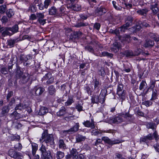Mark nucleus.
<instances>
[{"label": "nucleus", "instance_id": "864d4df0", "mask_svg": "<svg viewBox=\"0 0 159 159\" xmlns=\"http://www.w3.org/2000/svg\"><path fill=\"white\" fill-rule=\"evenodd\" d=\"M74 101L73 100V98L70 97L69 98L66 102H65V104L66 106H68L70 105Z\"/></svg>", "mask_w": 159, "mask_h": 159}, {"label": "nucleus", "instance_id": "c9c22d12", "mask_svg": "<svg viewBox=\"0 0 159 159\" xmlns=\"http://www.w3.org/2000/svg\"><path fill=\"white\" fill-rule=\"evenodd\" d=\"M9 28V30L12 32L11 34H12L18 31L19 28L18 25L17 24L15 25L11 28Z\"/></svg>", "mask_w": 159, "mask_h": 159}, {"label": "nucleus", "instance_id": "6e6552de", "mask_svg": "<svg viewBox=\"0 0 159 159\" xmlns=\"http://www.w3.org/2000/svg\"><path fill=\"white\" fill-rule=\"evenodd\" d=\"M33 91L35 92V95L39 96L42 94L45 91V89L43 87L37 86L34 87Z\"/></svg>", "mask_w": 159, "mask_h": 159}, {"label": "nucleus", "instance_id": "f257e3e1", "mask_svg": "<svg viewBox=\"0 0 159 159\" xmlns=\"http://www.w3.org/2000/svg\"><path fill=\"white\" fill-rule=\"evenodd\" d=\"M39 141L41 143H45L47 146L49 145H52L54 143V139L53 135L48 134V131L46 130H44L42 134Z\"/></svg>", "mask_w": 159, "mask_h": 159}, {"label": "nucleus", "instance_id": "7c9ffc66", "mask_svg": "<svg viewBox=\"0 0 159 159\" xmlns=\"http://www.w3.org/2000/svg\"><path fill=\"white\" fill-rule=\"evenodd\" d=\"M30 58L29 55H25L23 54H21L19 57L20 60L23 62L27 61Z\"/></svg>", "mask_w": 159, "mask_h": 159}, {"label": "nucleus", "instance_id": "dca6fc26", "mask_svg": "<svg viewBox=\"0 0 159 159\" xmlns=\"http://www.w3.org/2000/svg\"><path fill=\"white\" fill-rule=\"evenodd\" d=\"M123 121V119L120 116H117L112 119L111 120V122L115 124H118Z\"/></svg>", "mask_w": 159, "mask_h": 159}, {"label": "nucleus", "instance_id": "f8f14e48", "mask_svg": "<svg viewBox=\"0 0 159 159\" xmlns=\"http://www.w3.org/2000/svg\"><path fill=\"white\" fill-rule=\"evenodd\" d=\"M79 127V123H76L72 127L68 130H66L65 131L66 132H70V133H73L78 131Z\"/></svg>", "mask_w": 159, "mask_h": 159}, {"label": "nucleus", "instance_id": "5701e85b", "mask_svg": "<svg viewBox=\"0 0 159 159\" xmlns=\"http://www.w3.org/2000/svg\"><path fill=\"white\" fill-rule=\"evenodd\" d=\"M48 111V108L44 107H41L39 110L38 114L40 116H43L46 114Z\"/></svg>", "mask_w": 159, "mask_h": 159}, {"label": "nucleus", "instance_id": "393cba45", "mask_svg": "<svg viewBox=\"0 0 159 159\" xmlns=\"http://www.w3.org/2000/svg\"><path fill=\"white\" fill-rule=\"evenodd\" d=\"M29 79V77L28 75L26 76L25 75H23L20 78L19 83L21 84H25L28 82Z\"/></svg>", "mask_w": 159, "mask_h": 159}, {"label": "nucleus", "instance_id": "8fccbe9b", "mask_svg": "<svg viewBox=\"0 0 159 159\" xmlns=\"http://www.w3.org/2000/svg\"><path fill=\"white\" fill-rule=\"evenodd\" d=\"M7 9V6L6 5L4 4L0 6V13L1 14L4 13Z\"/></svg>", "mask_w": 159, "mask_h": 159}, {"label": "nucleus", "instance_id": "c03bdc74", "mask_svg": "<svg viewBox=\"0 0 159 159\" xmlns=\"http://www.w3.org/2000/svg\"><path fill=\"white\" fill-rule=\"evenodd\" d=\"M23 75H24L23 72L21 71L19 69H17L16 74V77L20 79Z\"/></svg>", "mask_w": 159, "mask_h": 159}, {"label": "nucleus", "instance_id": "5fc2aeb1", "mask_svg": "<svg viewBox=\"0 0 159 159\" xmlns=\"http://www.w3.org/2000/svg\"><path fill=\"white\" fill-rule=\"evenodd\" d=\"M22 126L21 124L19 123L18 122H14L12 125V126L16 129H18L20 128Z\"/></svg>", "mask_w": 159, "mask_h": 159}, {"label": "nucleus", "instance_id": "603ef678", "mask_svg": "<svg viewBox=\"0 0 159 159\" xmlns=\"http://www.w3.org/2000/svg\"><path fill=\"white\" fill-rule=\"evenodd\" d=\"M17 39H11L8 42V44L11 47H13L15 43L17 42Z\"/></svg>", "mask_w": 159, "mask_h": 159}, {"label": "nucleus", "instance_id": "69168bd1", "mask_svg": "<svg viewBox=\"0 0 159 159\" xmlns=\"http://www.w3.org/2000/svg\"><path fill=\"white\" fill-rule=\"evenodd\" d=\"M50 2V0H45L44 2V7L46 8H47L49 5Z\"/></svg>", "mask_w": 159, "mask_h": 159}, {"label": "nucleus", "instance_id": "cd10ccee", "mask_svg": "<svg viewBox=\"0 0 159 159\" xmlns=\"http://www.w3.org/2000/svg\"><path fill=\"white\" fill-rule=\"evenodd\" d=\"M66 9L65 7L63 6L61 7L57 11V16H62L65 14V12Z\"/></svg>", "mask_w": 159, "mask_h": 159}, {"label": "nucleus", "instance_id": "bf43d9fd", "mask_svg": "<svg viewBox=\"0 0 159 159\" xmlns=\"http://www.w3.org/2000/svg\"><path fill=\"white\" fill-rule=\"evenodd\" d=\"M37 17L38 18V20L42 19L44 17V15L43 13H39L36 14Z\"/></svg>", "mask_w": 159, "mask_h": 159}, {"label": "nucleus", "instance_id": "37998d69", "mask_svg": "<svg viewBox=\"0 0 159 159\" xmlns=\"http://www.w3.org/2000/svg\"><path fill=\"white\" fill-rule=\"evenodd\" d=\"M157 96V90L153 89L152 97L150 99V100H153L156 99Z\"/></svg>", "mask_w": 159, "mask_h": 159}, {"label": "nucleus", "instance_id": "4d7b16f0", "mask_svg": "<svg viewBox=\"0 0 159 159\" xmlns=\"http://www.w3.org/2000/svg\"><path fill=\"white\" fill-rule=\"evenodd\" d=\"M101 27V25L99 23H95L93 26V29H96L98 31L100 29Z\"/></svg>", "mask_w": 159, "mask_h": 159}, {"label": "nucleus", "instance_id": "2f4dec72", "mask_svg": "<svg viewBox=\"0 0 159 159\" xmlns=\"http://www.w3.org/2000/svg\"><path fill=\"white\" fill-rule=\"evenodd\" d=\"M9 110V106H4L2 107V110L1 114L2 115H5L8 113Z\"/></svg>", "mask_w": 159, "mask_h": 159}, {"label": "nucleus", "instance_id": "6e6d98bb", "mask_svg": "<svg viewBox=\"0 0 159 159\" xmlns=\"http://www.w3.org/2000/svg\"><path fill=\"white\" fill-rule=\"evenodd\" d=\"M151 100L145 101L142 102V104L145 105L147 107H149L151 106L152 104V102L151 101Z\"/></svg>", "mask_w": 159, "mask_h": 159}, {"label": "nucleus", "instance_id": "a878e982", "mask_svg": "<svg viewBox=\"0 0 159 159\" xmlns=\"http://www.w3.org/2000/svg\"><path fill=\"white\" fill-rule=\"evenodd\" d=\"M55 156L57 158V159H61L65 156V153L64 152L60 151H57L56 153L55 154Z\"/></svg>", "mask_w": 159, "mask_h": 159}, {"label": "nucleus", "instance_id": "338daca9", "mask_svg": "<svg viewBox=\"0 0 159 159\" xmlns=\"http://www.w3.org/2000/svg\"><path fill=\"white\" fill-rule=\"evenodd\" d=\"M140 142L141 143L142 142H145L146 143H148V141L147 140L145 136H144L143 137H142L140 139Z\"/></svg>", "mask_w": 159, "mask_h": 159}, {"label": "nucleus", "instance_id": "f03ea898", "mask_svg": "<svg viewBox=\"0 0 159 159\" xmlns=\"http://www.w3.org/2000/svg\"><path fill=\"white\" fill-rule=\"evenodd\" d=\"M47 149L43 144H41L39 150L41 153V159H53L51 152L47 151Z\"/></svg>", "mask_w": 159, "mask_h": 159}, {"label": "nucleus", "instance_id": "a19ab883", "mask_svg": "<svg viewBox=\"0 0 159 159\" xmlns=\"http://www.w3.org/2000/svg\"><path fill=\"white\" fill-rule=\"evenodd\" d=\"M154 44L153 41L150 40L146 41V43L144 44V46L146 47H149L153 46Z\"/></svg>", "mask_w": 159, "mask_h": 159}, {"label": "nucleus", "instance_id": "052dcab7", "mask_svg": "<svg viewBox=\"0 0 159 159\" xmlns=\"http://www.w3.org/2000/svg\"><path fill=\"white\" fill-rule=\"evenodd\" d=\"M102 55L103 56H107L110 57H113V54L111 53H108L107 52H104L102 53Z\"/></svg>", "mask_w": 159, "mask_h": 159}, {"label": "nucleus", "instance_id": "b1692460", "mask_svg": "<svg viewBox=\"0 0 159 159\" xmlns=\"http://www.w3.org/2000/svg\"><path fill=\"white\" fill-rule=\"evenodd\" d=\"M45 78L47 79H48L47 82V84H52L54 81V78L52 76L51 74L50 73H48L45 75Z\"/></svg>", "mask_w": 159, "mask_h": 159}, {"label": "nucleus", "instance_id": "ddd939ff", "mask_svg": "<svg viewBox=\"0 0 159 159\" xmlns=\"http://www.w3.org/2000/svg\"><path fill=\"white\" fill-rule=\"evenodd\" d=\"M149 10L147 8L143 9H140L136 11L137 14L139 15L146 16L149 11Z\"/></svg>", "mask_w": 159, "mask_h": 159}, {"label": "nucleus", "instance_id": "ea45409f", "mask_svg": "<svg viewBox=\"0 0 159 159\" xmlns=\"http://www.w3.org/2000/svg\"><path fill=\"white\" fill-rule=\"evenodd\" d=\"M6 15L8 18H11L14 14L13 10L11 9L7 10L6 12Z\"/></svg>", "mask_w": 159, "mask_h": 159}, {"label": "nucleus", "instance_id": "412c9836", "mask_svg": "<svg viewBox=\"0 0 159 159\" xmlns=\"http://www.w3.org/2000/svg\"><path fill=\"white\" fill-rule=\"evenodd\" d=\"M49 14L50 15L57 16V8L54 6H53L50 8L49 9Z\"/></svg>", "mask_w": 159, "mask_h": 159}, {"label": "nucleus", "instance_id": "de8ad7c7", "mask_svg": "<svg viewBox=\"0 0 159 159\" xmlns=\"http://www.w3.org/2000/svg\"><path fill=\"white\" fill-rule=\"evenodd\" d=\"M9 139L11 141H15L19 140L20 139V136L17 135L16 136L11 135L8 137Z\"/></svg>", "mask_w": 159, "mask_h": 159}, {"label": "nucleus", "instance_id": "9b49d317", "mask_svg": "<svg viewBox=\"0 0 159 159\" xmlns=\"http://www.w3.org/2000/svg\"><path fill=\"white\" fill-rule=\"evenodd\" d=\"M8 154L11 157L14 158H16L20 157L19 153L15 151L12 149H11L9 150Z\"/></svg>", "mask_w": 159, "mask_h": 159}, {"label": "nucleus", "instance_id": "9d476101", "mask_svg": "<svg viewBox=\"0 0 159 159\" xmlns=\"http://www.w3.org/2000/svg\"><path fill=\"white\" fill-rule=\"evenodd\" d=\"M105 91L107 92V90H105V89H103L102 90L99 97V101L98 102L103 104L105 101V97L106 95Z\"/></svg>", "mask_w": 159, "mask_h": 159}, {"label": "nucleus", "instance_id": "680f3d73", "mask_svg": "<svg viewBox=\"0 0 159 159\" xmlns=\"http://www.w3.org/2000/svg\"><path fill=\"white\" fill-rule=\"evenodd\" d=\"M145 84H146V82L143 81H142L140 84L139 87V89L140 90L143 89L144 88V87L146 86Z\"/></svg>", "mask_w": 159, "mask_h": 159}, {"label": "nucleus", "instance_id": "4be33fe9", "mask_svg": "<svg viewBox=\"0 0 159 159\" xmlns=\"http://www.w3.org/2000/svg\"><path fill=\"white\" fill-rule=\"evenodd\" d=\"M70 153L72 156L73 159H78V152L76 149L73 148L70 151Z\"/></svg>", "mask_w": 159, "mask_h": 159}, {"label": "nucleus", "instance_id": "58836bf2", "mask_svg": "<svg viewBox=\"0 0 159 159\" xmlns=\"http://www.w3.org/2000/svg\"><path fill=\"white\" fill-rule=\"evenodd\" d=\"M149 36L151 38L153 39L156 41H159V36L157 34L153 33H150Z\"/></svg>", "mask_w": 159, "mask_h": 159}, {"label": "nucleus", "instance_id": "f3484780", "mask_svg": "<svg viewBox=\"0 0 159 159\" xmlns=\"http://www.w3.org/2000/svg\"><path fill=\"white\" fill-rule=\"evenodd\" d=\"M119 38L120 40L125 41L128 43L131 40V37L130 35L125 34L122 37L119 36Z\"/></svg>", "mask_w": 159, "mask_h": 159}, {"label": "nucleus", "instance_id": "7ed1b4c3", "mask_svg": "<svg viewBox=\"0 0 159 159\" xmlns=\"http://www.w3.org/2000/svg\"><path fill=\"white\" fill-rule=\"evenodd\" d=\"M102 140L105 143L111 145L119 144L123 142L122 140H120L116 139L111 140L107 137H103L102 138Z\"/></svg>", "mask_w": 159, "mask_h": 159}, {"label": "nucleus", "instance_id": "0eeeda50", "mask_svg": "<svg viewBox=\"0 0 159 159\" xmlns=\"http://www.w3.org/2000/svg\"><path fill=\"white\" fill-rule=\"evenodd\" d=\"M85 127L94 129L95 127V122L93 119H91L90 120H86L83 123Z\"/></svg>", "mask_w": 159, "mask_h": 159}, {"label": "nucleus", "instance_id": "a211bd4d", "mask_svg": "<svg viewBox=\"0 0 159 159\" xmlns=\"http://www.w3.org/2000/svg\"><path fill=\"white\" fill-rule=\"evenodd\" d=\"M86 139V136L79 134H77L75 137L76 141L77 143L84 141Z\"/></svg>", "mask_w": 159, "mask_h": 159}, {"label": "nucleus", "instance_id": "3c124183", "mask_svg": "<svg viewBox=\"0 0 159 159\" xmlns=\"http://www.w3.org/2000/svg\"><path fill=\"white\" fill-rule=\"evenodd\" d=\"M83 104L80 102H78L75 107V108L77 110L79 111H83Z\"/></svg>", "mask_w": 159, "mask_h": 159}, {"label": "nucleus", "instance_id": "aec40b11", "mask_svg": "<svg viewBox=\"0 0 159 159\" xmlns=\"http://www.w3.org/2000/svg\"><path fill=\"white\" fill-rule=\"evenodd\" d=\"M107 12L106 9L103 7H100L96 11V14L97 16L102 15Z\"/></svg>", "mask_w": 159, "mask_h": 159}, {"label": "nucleus", "instance_id": "473e14b6", "mask_svg": "<svg viewBox=\"0 0 159 159\" xmlns=\"http://www.w3.org/2000/svg\"><path fill=\"white\" fill-rule=\"evenodd\" d=\"M32 154L33 156H34L38 150V145L35 143H32Z\"/></svg>", "mask_w": 159, "mask_h": 159}, {"label": "nucleus", "instance_id": "f704fd0d", "mask_svg": "<svg viewBox=\"0 0 159 159\" xmlns=\"http://www.w3.org/2000/svg\"><path fill=\"white\" fill-rule=\"evenodd\" d=\"M128 25L129 24L127 23H125L120 26L119 28V29H120V31L122 32H125V31L127 30L128 28L129 27Z\"/></svg>", "mask_w": 159, "mask_h": 159}, {"label": "nucleus", "instance_id": "2eb2a0df", "mask_svg": "<svg viewBox=\"0 0 159 159\" xmlns=\"http://www.w3.org/2000/svg\"><path fill=\"white\" fill-rule=\"evenodd\" d=\"M94 90L96 92H99V87L101 85V83L97 79H95L93 82Z\"/></svg>", "mask_w": 159, "mask_h": 159}, {"label": "nucleus", "instance_id": "0e129e2a", "mask_svg": "<svg viewBox=\"0 0 159 159\" xmlns=\"http://www.w3.org/2000/svg\"><path fill=\"white\" fill-rule=\"evenodd\" d=\"M14 148L16 149L20 150L22 148V146L21 143H18L15 146Z\"/></svg>", "mask_w": 159, "mask_h": 159}, {"label": "nucleus", "instance_id": "79ce46f5", "mask_svg": "<svg viewBox=\"0 0 159 159\" xmlns=\"http://www.w3.org/2000/svg\"><path fill=\"white\" fill-rule=\"evenodd\" d=\"M71 8L74 10L77 11L81 10V7L80 5H79L75 4L71 5Z\"/></svg>", "mask_w": 159, "mask_h": 159}, {"label": "nucleus", "instance_id": "a18cd8bd", "mask_svg": "<svg viewBox=\"0 0 159 159\" xmlns=\"http://www.w3.org/2000/svg\"><path fill=\"white\" fill-rule=\"evenodd\" d=\"M48 90L49 94L51 95H53L55 93L56 90L53 85H51L48 88Z\"/></svg>", "mask_w": 159, "mask_h": 159}, {"label": "nucleus", "instance_id": "09e8293b", "mask_svg": "<svg viewBox=\"0 0 159 159\" xmlns=\"http://www.w3.org/2000/svg\"><path fill=\"white\" fill-rule=\"evenodd\" d=\"M148 129H155V124L153 122H149L146 125Z\"/></svg>", "mask_w": 159, "mask_h": 159}, {"label": "nucleus", "instance_id": "1a4fd4ad", "mask_svg": "<svg viewBox=\"0 0 159 159\" xmlns=\"http://www.w3.org/2000/svg\"><path fill=\"white\" fill-rule=\"evenodd\" d=\"M138 52L134 54L132 51L131 50H127L124 51V52L123 54L127 57L134 56L135 55L138 56L140 54V53L141 52V49H138Z\"/></svg>", "mask_w": 159, "mask_h": 159}, {"label": "nucleus", "instance_id": "49530a36", "mask_svg": "<svg viewBox=\"0 0 159 159\" xmlns=\"http://www.w3.org/2000/svg\"><path fill=\"white\" fill-rule=\"evenodd\" d=\"M112 3L114 8L117 10L121 11L122 9V7L119 6L117 4L116 2L113 1H112Z\"/></svg>", "mask_w": 159, "mask_h": 159}, {"label": "nucleus", "instance_id": "774afa93", "mask_svg": "<svg viewBox=\"0 0 159 159\" xmlns=\"http://www.w3.org/2000/svg\"><path fill=\"white\" fill-rule=\"evenodd\" d=\"M13 92L12 91H9L7 96V101L9 100V98L13 95Z\"/></svg>", "mask_w": 159, "mask_h": 159}, {"label": "nucleus", "instance_id": "72a5a7b5", "mask_svg": "<svg viewBox=\"0 0 159 159\" xmlns=\"http://www.w3.org/2000/svg\"><path fill=\"white\" fill-rule=\"evenodd\" d=\"M141 29V26L139 25H137L135 26H133L131 28H130L129 30L131 32V30H132L133 33H134L139 31Z\"/></svg>", "mask_w": 159, "mask_h": 159}, {"label": "nucleus", "instance_id": "39448f33", "mask_svg": "<svg viewBox=\"0 0 159 159\" xmlns=\"http://www.w3.org/2000/svg\"><path fill=\"white\" fill-rule=\"evenodd\" d=\"M99 45V43L95 40H93L91 42L85 47L86 50L92 53H94V48L95 46Z\"/></svg>", "mask_w": 159, "mask_h": 159}, {"label": "nucleus", "instance_id": "20e7f679", "mask_svg": "<svg viewBox=\"0 0 159 159\" xmlns=\"http://www.w3.org/2000/svg\"><path fill=\"white\" fill-rule=\"evenodd\" d=\"M117 94L122 99L121 104L125 98V91L123 90V86L122 84H120L117 88Z\"/></svg>", "mask_w": 159, "mask_h": 159}, {"label": "nucleus", "instance_id": "c85d7f7f", "mask_svg": "<svg viewBox=\"0 0 159 159\" xmlns=\"http://www.w3.org/2000/svg\"><path fill=\"white\" fill-rule=\"evenodd\" d=\"M66 108L64 107H62L61 109L57 113V115L58 116H62L66 113Z\"/></svg>", "mask_w": 159, "mask_h": 159}, {"label": "nucleus", "instance_id": "e433bc0d", "mask_svg": "<svg viewBox=\"0 0 159 159\" xmlns=\"http://www.w3.org/2000/svg\"><path fill=\"white\" fill-rule=\"evenodd\" d=\"M88 25V23H84L83 22L80 21L77 22L75 25V27L77 28H80L81 27L87 26Z\"/></svg>", "mask_w": 159, "mask_h": 159}, {"label": "nucleus", "instance_id": "423d86ee", "mask_svg": "<svg viewBox=\"0 0 159 159\" xmlns=\"http://www.w3.org/2000/svg\"><path fill=\"white\" fill-rule=\"evenodd\" d=\"M158 3L156 2L154 4L152 2L150 5V9L151 10L153 15H156L157 14L159 11V8L157 7Z\"/></svg>", "mask_w": 159, "mask_h": 159}, {"label": "nucleus", "instance_id": "13d9d810", "mask_svg": "<svg viewBox=\"0 0 159 159\" xmlns=\"http://www.w3.org/2000/svg\"><path fill=\"white\" fill-rule=\"evenodd\" d=\"M23 109V104L21 103H20L17 105L15 108V110H21Z\"/></svg>", "mask_w": 159, "mask_h": 159}, {"label": "nucleus", "instance_id": "e2e57ef3", "mask_svg": "<svg viewBox=\"0 0 159 159\" xmlns=\"http://www.w3.org/2000/svg\"><path fill=\"white\" fill-rule=\"evenodd\" d=\"M101 133V132L100 131H96L94 130H93L91 132L92 135L95 136L98 135Z\"/></svg>", "mask_w": 159, "mask_h": 159}, {"label": "nucleus", "instance_id": "4c0bfd02", "mask_svg": "<svg viewBox=\"0 0 159 159\" xmlns=\"http://www.w3.org/2000/svg\"><path fill=\"white\" fill-rule=\"evenodd\" d=\"M91 101L93 103H98L99 101L98 96L96 95H93L91 98Z\"/></svg>", "mask_w": 159, "mask_h": 159}, {"label": "nucleus", "instance_id": "6ab92c4d", "mask_svg": "<svg viewBox=\"0 0 159 159\" xmlns=\"http://www.w3.org/2000/svg\"><path fill=\"white\" fill-rule=\"evenodd\" d=\"M59 148L63 149H67L66 145L63 139H60L58 141Z\"/></svg>", "mask_w": 159, "mask_h": 159}, {"label": "nucleus", "instance_id": "bb28decb", "mask_svg": "<svg viewBox=\"0 0 159 159\" xmlns=\"http://www.w3.org/2000/svg\"><path fill=\"white\" fill-rule=\"evenodd\" d=\"M133 18L130 16H128L126 17L125 19V23L129 24V26H130L132 24Z\"/></svg>", "mask_w": 159, "mask_h": 159}, {"label": "nucleus", "instance_id": "c756f323", "mask_svg": "<svg viewBox=\"0 0 159 159\" xmlns=\"http://www.w3.org/2000/svg\"><path fill=\"white\" fill-rule=\"evenodd\" d=\"M9 29V27H5V30L2 32V34L3 36L5 37L7 35L11 36L12 35V34L9 32L10 31Z\"/></svg>", "mask_w": 159, "mask_h": 159}, {"label": "nucleus", "instance_id": "4468645a", "mask_svg": "<svg viewBox=\"0 0 159 159\" xmlns=\"http://www.w3.org/2000/svg\"><path fill=\"white\" fill-rule=\"evenodd\" d=\"M120 48V44L117 42H115L113 44V46L111 48V51L115 52H118Z\"/></svg>", "mask_w": 159, "mask_h": 159}]
</instances>
